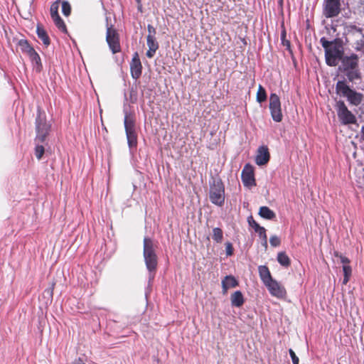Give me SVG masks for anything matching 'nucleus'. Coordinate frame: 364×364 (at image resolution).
Here are the masks:
<instances>
[{
  "label": "nucleus",
  "instance_id": "f704fd0d",
  "mask_svg": "<svg viewBox=\"0 0 364 364\" xmlns=\"http://www.w3.org/2000/svg\"><path fill=\"white\" fill-rule=\"evenodd\" d=\"M269 242H270L272 246L277 247L280 244V240H279V238L277 236L273 235V236H272L270 237Z\"/></svg>",
  "mask_w": 364,
  "mask_h": 364
},
{
  "label": "nucleus",
  "instance_id": "4468645a",
  "mask_svg": "<svg viewBox=\"0 0 364 364\" xmlns=\"http://www.w3.org/2000/svg\"><path fill=\"white\" fill-rule=\"evenodd\" d=\"M146 43L149 47V50L146 51V55L148 58H151L154 55L156 51L158 50L159 44L156 40V38L151 37V36H147Z\"/></svg>",
  "mask_w": 364,
  "mask_h": 364
},
{
  "label": "nucleus",
  "instance_id": "393cba45",
  "mask_svg": "<svg viewBox=\"0 0 364 364\" xmlns=\"http://www.w3.org/2000/svg\"><path fill=\"white\" fill-rule=\"evenodd\" d=\"M277 261L282 266H284L286 267H289L290 264V259L287 256V255L284 252H281L278 253Z\"/></svg>",
  "mask_w": 364,
  "mask_h": 364
},
{
  "label": "nucleus",
  "instance_id": "79ce46f5",
  "mask_svg": "<svg viewBox=\"0 0 364 364\" xmlns=\"http://www.w3.org/2000/svg\"><path fill=\"white\" fill-rule=\"evenodd\" d=\"M147 30H148V36H151V37H155L156 34V29L154 27L150 24L147 26Z\"/></svg>",
  "mask_w": 364,
  "mask_h": 364
},
{
  "label": "nucleus",
  "instance_id": "37998d69",
  "mask_svg": "<svg viewBox=\"0 0 364 364\" xmlns=\"http://www.w3.org/2000/svg\"><path fill=\"white\" fill-rule=\"evenodd\" d=\"M349 279H350L349 277L344 276V278H343V284H346L348 282Z\"/></svg>",
  "mask_w": 364,
  "mask_h": 364
},
{
  "label": "nucleus",
  "instance_id": "c85d7f7f",
  "mask_svg": "<svg viewBox=\"0 0 364 364\" xmlns=\"http://www.w3.org/2000/svg\"><path fill=\"white\" fill-rule=\"evenodd\" d=\"M53 21H54L55 25L58 28L59 30L64 33L67 32L66 26L63 19L60 16L53 18Z\"/></svg>",
  "mask_w": 364,
  "mask_h": 364
},
{
  "label": "nucleus",
  "instance_id": "6ab92c4d",
  "mask_svg": "<svg viewBox=\"0 0 364 364\" xmlns=\"http://www.w3.org/2000/svg\"><path fill=\"white\" fill-rule=\"evenodd\" d=\"M28 56L32 62L34 70H36V72H41L43 67L39 55L36 52V50H33L32 53L28 54Z\"/></svg>",
  "mask_w": 364,
  "mask_h": 364
},
{
  "label": "nucleus",
  "instance_id": "473e14b6",
  "mask_svg": "<svg viewBox=\"0 0 364 364\" xmlns=\"http://www.w3.org/2000/svg\"><path fill=\"white\" fill-rule=\"evenodd\" d=\"M44 147L42 145H37L35 150L36 158L40 160L44 154Z\"/></svg>",
  "mask_w": 364,
  "mask_h": 364
},
{
  "label": "nucleus",
  "instance_id": "20e7f679",
  "mask_svg": "<svg viewBox=\"0 0 364 364\" xmlns=\"http://www.w3.org/2000/svg\"><path fill=\"white\" fill-rule=\"evenodd\" d=\"M336 109L338 117L343 124H355L356 122L355 116L347 108L344 102L339 100L336 102Z\"/></svg>",
  "mask_w": 364,
  "mask_h": 364
},
{
  "label": "nucleus",
  "instance_id": "f8f14e48",
  "mask_svg": "<svg viewBox=\"0 0 364 364\" xmlns=\"http://www.w3.org/2000/svg\"><path fill=\"white\" fill-rule=\"evenodd\" d=\"M130 70L132 76L134 79L139 78L141 74L142 66L137 53H135L133 55L130 63Z\"/></svg>",
  "mask_w": 364,
  "mask_h": 364
},
{
  "label": "nucleus",
  "instance_id": "f3484780",
  "mask_svg": "<svg viewBox=\"0 0 364 364\" xmlns=\"http://www.w3.org/2000/svg\"><path fill=\"white\" fill-rule=\"evenodd\" d=\"M258 271L259 277L264 285L273 280L270 272L267 266H259Z\"/></svg>",
  "mask_w": 364,
  "mask_h": 364
},
{
  "label": "nucleus",
  "instance_id": "7c9ffc66",
  "mask_svg": "<svg viewBox=\"0 0 364 364\" xmlns=\"http://www.w3.org/2000/svg\"><path fill=\"white\" fill-rule=\"evenodd\" d=\"M255 232L259 234V237L263 240V245L267 247V235H266V230H265V228H263V227H261L258 230H256Z\"/></svg>",
  "mask_w": 364,
  "mask_h": 364
},
{
  "label": "nucleus",
  "instance_id": "39448f33",
  "mask_svg": "<svg viewBox=\"0 0 364 364\" xmlns=\"http://www.w3.org/2000/svg\"><path fill=\"white\" fill-rule=\"evenodd\" d=\"M358 58L355 55L344 58L343 60V69L346 75L350 81L359 77V73L357 70Z\"/></svg>",
  "mask_w": 364,
  "mask_h": 364
},
{
  "label": "nucleus",
  "instance_id": "ddd939ff",
  "mask_svg": "<svg viewBox=\"0 0 364 364\" xmlns=\"http://www.w3.org/2000/svg\"><path fill=\"white\" fill-rule=\"evenodd\" d=\"M269 160V153L267 146H260L258 149L255 162L259 166L266 164Z\"/></svg>",
  "mask_w": 364,
  "mask_h": 364
},
{
  "label": "nucleus",
  "instance_id": "a18cd8bd",
  "mask_svg": "<svg viewBox=\"0 0 364 364\" xmlns=\"http://www.w3.org/2000/svg\"><path fill=\"white\" fill-rule=\"evenodd\" d=\"M361 133H362L363 137L364 138V126H363L361 128Z\"/></svg>",
  "mask_w": 364,
  "mask_h": 364
},
{
  "label": "nucleus",
  "instance_id": "4c0bfd02",
  "mask_svg": "<svg viewBox=\"0 0 364 364\" xmlns=\"http://www.w3.org/2000/svg\"><path fill=\"white\" fill-rule=\"evenodd\" d=\"M355 48L357 50H362L364 48V35H362L360 38L357 41Z\"/></svg>",
  "mask_w": 364,
  "mask_h": 364
},
{
  "label": "nucleus",
  "instance_id": "5701e85b",
  "mask_svg": "<svg viewBox=\"0 0 364 364\" xmlns=\"http://www.w3.org/2000/svg\"><path fill=\"white\" fill-rule=\"evenodd\" d=\"M346 98L350 104L358 105L362 101V95L352 90Z\"/></svg>",
  "mask_w": 364,
  "mask_h": 364
},
{
  "label": "nucleus",
  "instance_id": "423d86ee",
  "mask_svg": "<svg viewBox=\"0 0 364 364\" xmlns=\"http://www.w3.org/2000/svg\"><path fill=\"white\" fill-rule=\"evenodd\" d=\"M269 109L273 120L277 122H282L283 115L282 113L281 102L277 94L272 93L270 95Z\"/></svg>",
  "mask_w": 364,
  "mask_h": 364
},
{
  "label": "nucleus",
  "instance_id": "aec40b11",
  "mask_svg": "<svg viewBox=\"0 0 364 364\" xmlns=\"http://www.w3.org/2000/svg\"><path fill=\"white\" fill-rule=\"evenodd\" d=\"M231 304L233 306L240 307L244 304V298L240 291H236L231 295Z\"/></svg>",
  "mask_w": 364,
  "mask_h": 364
},
{
  "label": "nucleus",
  "instance_id": "f03ea898",
  "mask_svg": "<svg viewBox=\"0 0 364 364\" xmlns=\"http://www.w3.org/2000/svg\"><path fill=\"white\" fill-rule=\"evenodd\" d=\"M210 200L218 206H222L225 201V188L220 181H214L210 188Z\"/></svg>",
  "mask_w": 364,
  "mask_h": 364
},
{
  "label": "nucleus",
  "instance_id": "c9c22d12",
  "mask_svg": "<svg viewBox=\"0 0 364 364\" xmlns=\"http://www.w3.org/2000/svg\"><path fill=\"white\" fill-rule=\"evenodd\" d=\"M248 223H249V225L255 230V231H256V230H258L259 228H261V226L256 222L253 220L252 217H250L248 218Z\"/></svg>",
  "mask_w": 364,
  "mask_h": 364
},
{
  "label": "nucleus",
  "instance_id": "2f4dec72",
  "mask_svg": "<svg viewBox=\"0 0 364 364\" xmlns=\"http://www.w3.org/2000/svg\"><path fill=\"white\" fill-rule=\"evenodd\" d=\"M62 12L65 16H68L71 12V6L68 1H63Z\"/></svg>",
  "mask_w": 364,
  "mask_h": 364
},
{
  "label": "nucleus",
  "instance_id": "c03bdc74",
  "mask_svg": "<svg viewBox=\"0 0 364 364\" xmlns=\"http://www.w3.org/2000/svg\"><path fill=\"white\" fill-rule=\"evenodd\" d=\"M73 364H84V363L80 358H78L74 361Z\"/></svg>",
  "mask_w": 364,
  "mask_h": 364
},
{
  "label": "nucleus",
  "instance_id": "1a4fd4ad",
  "mask_svg": "<svg viewBox=\"0 0 364 364\" xmlns=\"http://www.w3.org/2000/svg\"><path fill=\"white\" fill-rule=\"evenodd\" d=\"M340 0H325L323 15L326 18L336 16L341 11Z\"/></svg>",
  "mask_w": 364,
  "mask_h": 364
},
{
  "label": "nucleus",
  "instance_id": "0eeeda50",
  "mask_svg": "<svg viewBox=\"0 0 364 364\" xmlns=\"http://www.w3.org/2000/svg\"><path fill=\"white\" fill-rule=\"evenodd\" d=\"M106 40L113 53H117L120 51L119 35L115 29L112 27H107Z\"/></svg>",
  "mask_w": 364,
  "mask_h": 364
},
{
  "label": "nucleus",
  "instance_id": "72a5a7b5",
  "mask_svg": "<svg viewBox=\"0 0 364 364\" xmlns=\"http://www.w3.org/2000/svg\"><path fill=\"white\" fill-rule=\"evenodd\" d=\"M321 43L322 46L325 48V51L328 50L329 48H331V46H336V44H333V42L327 41L325 38H321Z\"/></svg>",
  "mask_w": 364,
  "mask_h": 364
},
{
  "label": "nucleus",
  "instance_id": "58836bf2",
  "mask_svg": "<svg viewBox=\"0 0 364 364\" xmlns=\"http://www.w3.org/2000/svg\"><path fill=\"white\" fill-rule=\"evenodd\" d=\"M343 271L344 276L350 277L352 273L351 267L348 264L343 265Z\"/></svg>",
  "mask_w": 364,
  "mask_h": 364
},
{
  "label": "nucleus",
  "instance_id": "6e6552de",
  "mask_svg": "<svg viewBox=\"0 0 364 364\" xmlns=\"http://www.w3.org/2000/svg\"><path fill=\"white\" fill-rule=\"evenodd\" d=\"M326 63L330 66H336L342 57V53L336 45L325 52Z\"/></svg>",
  "mask_w": 364,
  "mask_h": 364
},
{
  "label": "nucleus",
  "instance_id": "ea45409f",
  "mask_svg": "<svg viewBox=\"0 0 364 364\" xmlns=\"http://www.w3.org/2000/svg\"><path fill=\"white\" fill-rule=\"evenodd\" d=\"M225 251L228 256H231L233 254L232 245L230 242L225 243Z\"/></svg>",
  "mask_w": 364,
  "mask_h": 364
},
{
  "label": "nucleus",
  "instance_id": "412c9836",
  "mask_svg": "<svg viewBox=\"0 0 364 364\" xmlns=\"http://www.w3.org/2000/svg\"><path fill=\"white\" fill-rule=\"evenodd\" d=\"M127 144L130 149H136L137 146V134L136 132H126Z\"/></svg>",
  "mask_w": 364,
  "mask_h": 364
},
{
  "label": "nucleus",
  "instance_id": "b1692460",
  "mask_svg": "<svg viewBox=\"0 0 364 364\" xmlns=\"http://www.w3.org/2000/svg\"><path fill=\"white\" fill-rule=\"evenodd\" d=\"M38 37L43 41V44L48 46L50 44L49 38L46 31L41 26H38L36 29Z\"/></svg>",
  "mask_w": 364,
  "mask_h": 364
},
{
  "label": "nucleus",
  "instance_id": "2eb2a0df",
  "mask_svg": "<svg viewBox=\"0 0 364 364\" xmlns=\"http://www.w3.org/2000/svg\"><path fill=\"white\" fill-rule=\"evenodd\" d=\"M237 285L238 282L233 276H226L222 281L223 293L225 294L229 289L234 288Z\"/></svg>",
  "mask_w": 364,
  "mask_h": 364
},
{
  "label": "nucleus",
  "instance_id": "7ed1b4c3",
  "mask_svg": "<svg viewBox=\"0 0 364 364\" xmlns=\"http://www.w3.org/2000/svg\"><path fill=\"white\" fill-rule=\"evenodd\" d=\"M50 129V124L46 119V117L38 112L36 120V140L43 142L48 134Z\"/></svg>",
  "mask_w": 364,
  "mask_h": 364
},
{
  "label": "nucleus",
  "instance_id": "dca6fc26",
  "mask_svg": "<svg viewBox=\"0 0 364 364\" xmlns=\"http://www.w3.org/2000/svg\"><path fill=\"white\" fill-rule=\"evenodd\" d=\"M124 124L126 132H136L135 119L132 114L125 113Z\"/></svg>",
  "mask_w": 364,
  "mask_h": 364
},
{
  "label": "nucleus",
  "instance_id": "c756f323",
  "mask_svg": "<svg viewBox=\"0 0 364 364\" xmlns=\"http://www.w3.org/2000/svg\"><path fill=\"white\" fill-rule=\"evenodd\" d=\"M58 9H59V1H56L53 4H52L50 6V16L52 19L56 17L60 16L58 14Z\"/></svg>",
  "mask_w": 364,
  "mask_h": 364
},
{
  "label": "nucleus",
  "instance_id": "a211bd4d",
  "mask_svg": "<svg viewBox=\"0 0 364 364\" xmlns=\"http://www.w3.org/2000/svg\"><path fill=\"white\" fill-rule=\"evenodd\" d=\"M336 93L341 97H347L352 90L343 81H338L336 86Z\"/></svg>",
  "mask_w": 364,
  "mask_h": 364
},
{
  "label": "nucleus",
  "instance_id": "a19ab883",
  "mask_svg": "<svg viewBox=\"0 0 364 364\" xmlns=\"http://www.w3.org/2000/svg\"><path fill=\"white\" fill-rule=\"evenodd\" d=\"M289 355L291 358L293 364H299V358L296 355L292 349H289Z\"/></svg>",
  "mask_w": 364,
  "mask_h": 364
},
{
  "label": "nucleus",
  "instance_id": "4be33fe9",
  "mask_svg": "<svg viewBox=\"0 0 364 364\" xmlns=\"http://www.w3.org/2000/svg\"><path fill=\"white\" fill-rule=\"evenodd\" d=\"M259 215L267 220H272L275 218L276 214L268 207L262 206L259 210Z\"/></svg>",
  "mask_w": 364,
  "mask_h": 364
},
{
  "label": "nucleus",
  "instance_id": "e433bc0d",
  "mask_svg": "<svg viewBox=\"0 0 364 364\" xmlns=\"http://www.w3.org/2000/svg\"><path fill=\"white\" fill-rule=\"evenodd\" d=\"M335 256L339 258L341 262L343 263V265L348 264L350 262V260L347 257L343 256L341 254H339L338 252H336Z\"/></svg>",
  "mask_w": 364,
  "mask_h": 364
},
{
  "label": "nucleus",
  "instance_id": "9b49d317",
  "mask_svg": "<svg viewBox=\"0 0 364 364\" xmlns=\"http://www.w3.org/2000/svg\"><path fill=\"white\" fill-rule=\"evenodd\" d=\"M269 290L270 294L278 299L284 298L287 291L285 288L276 280L273 279L265 285Z\"/></svg>",
  "mask_w": 364,
  "mask_h": 364
},
{
  "label": "nucleus",
  "instance_id": "a878e982",
  "mask_svg": "<svg viewBox=\"0 0 364 364\" xmlns=\"http://www.w3.org/2000/svg\"><path fill=\"white\" fill-rule=\"evenodd\" d=\"M18 46H20L21 49L23 52L26 53V54H30L33 50H35L28 43L26 40H20L18 41Z\"/></svg>",
  "mask_w": 364,
  "mask_h": 364
},
{
  "label": "nucleus",
  "instance_id": "9d476101",
  "mask_svg": "<svg viewBox=\"0 0 364 364\" xmlns=\"http://www.w3.org/2000/svg\"><path fill=\"white\" fill-rule=\"evenodd\" d=\"M241 177L242 181L245 186L250 188L256 185L254 174V168L250 164H247L244 166V168L242 171Z\"/></svg>",
  "mask_w": 364,
  "mask_h": 364
},
{
  "label": "nucleus",
  "instance_id": "bb28decb",
  "mask_svg": "<svg viewBox=\"0 0 364 364\" xmlns=\"http://www.w3.org/2000/svg\"><path fill=\"white\" fill-rule=\"evenodd\" d=\"M266 99L267 93L265 89L261 85H259L257 92V101L261 103L264 102Z\"/></svg>",
  "mask_w": 364,
  "mask_h": 364
},
{
  "label": "nucleus",
  "instance_id": "cd10ccee",
  "mask_svg": "<svg viewBox=\"0 0 364 364\" xmlns=\"http://www.w3.org/2000/svg\"><path fill=\"white\" fill-rule=\"evenodd\" d=\"M223 237V233L220 228H215L213 229V239L216 242H221Z\"/></svg>",
  "mask_w": 364,
  "mask_h": 364
},
{
  "label": "nucleus",
  "instance_id": "f257e3e1",
  "mask_svg": "<svg viewBox=\"0 0 364 364\" xmlns=\"http://www.w3.org/2000/svg\"><path fill=\"white\" fill-rule=\"evenodd\" d=\"M156 244L152 239L148 237L144 238L143 257L146 269L149 272V279L154 278L158 264V257L156 253Z\"/></svg>",
  "mask_w": 364,
  "mask_h": 364
}]
</instances>
